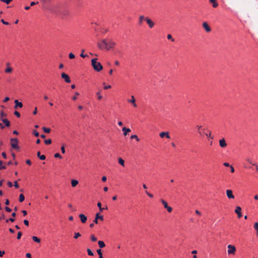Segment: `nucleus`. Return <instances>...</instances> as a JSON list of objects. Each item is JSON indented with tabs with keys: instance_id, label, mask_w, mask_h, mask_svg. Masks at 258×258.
Listing matches in <instances>:
<instances>
[{
	"instance_id": "1",
	"label": "nucleus",
	"mask_w": 258,
	"mask_h": 258,
	"mask_svg": "<svg viewBox=\"0 0 258 258\" xmlns=\"http://www.w3.org/2000/svg\"><path fill=\"white\" fill-rule=\"evenodd\" d=\"M97 58H94L91 60V64L95 71L100 72L103 69V67L99 62H97Z\"/></svg>"
},
{
	"instance_id": "2",
	"label": "nucleus",
	"mask_w": 258,
	"mask_h": 258,
	"mask_svg": "<svg viewBox=\"0 0 258 258\" xmlns=\"http://www.w3.org/2000/svg\"><path fill=\"white\" fill-rule=\"evenodd\" d=\"M11 146L13 149L19 150L18 140L17 138H12L10 140Z\"/></svg>"
},
{
	"instance_id": "3",
	"label": "nucleus",
	"mask_w": 258,
	"mask_h": 258,
	"mask_svg": "<svg viewBox=\"0 0 258 258\" xmlns=\"http://www.w3.org/2000/svg\"><path fill=\"white\" fill-rule=\"evenodd\" d=\"M227 248L228 254L234 255L235 254L236 249L234 245L229 244L227 246Z\"/></svg>"
},
{
	"instance_id": "4",
	"label": "nucleus",
	"mask_w": 258,
	"mask_h": 258,
	"mask_svg": "<svg viewBox=\"0 0 258 258\" xmlns=\"http://www.w3.org/2000/svg\"><path fill=\"white\" fill-rule=\"evenodd\" d=\"M160 201L164 206V208H165L169 213H171L172 211V208L168 206L167 202L163 199H161Z\"/></svg>"
},
{
	"instance_id": "5",
	"label": "nucleus",
	"mask_w": 258,
	"mask_h": 258,
	"mask_svg": "<svg viewBox=\"0 0 258 258\" xmlns=\"http://www.w3.org/2000/svg\"><path fill=\"white\" fill-rule=\"evenodd\" d=\"M226 195L227 198L229 200H234L235 196L233 194V191L231 189H227L226 190Z\"/></svg>"
},
{
	"instance_id": "6",
	"label": "nucleus",
	"mask_w": 258,
	"mask_h": 258,
	"mask_svg": "<svg viewBox=\"0 0 258 258\" xmlns=\"http://www.w3.org/2000/svg\"><path fill=\"white\" fill-rule=\"evenodd\" d=\"M61 77L64 80L66 83H70L71 81L69 76L64 73H61Z\"/></svg>"
},
{
	"instance_id": "7",
	"label": "nucleus",
	"mask_w": 258,
	"mask_h": 258,
	"mask_svg": "<svg viewBox=\"0 0 258 258\" xmlns=\"http://www.w3.org/2000/svg\"><path fill=\"white\" fill-rule=\"evenodd\" d=\"M99 219L103 221L104 220L103 216L102 215H100L99 213H97L95 215V219L93 221L94 223H95V224H98Z\"/></svg>"
},
{
	"instance_id": "8",
	"label": "nucleus",
	"mask_w": 258,
	"mask_h": 258,
	"mask_svg": "<svg viewBox=\"0 0 258 258\" xmlns=\"http://www.w3.org/2000/svg\"><path fill=\"white\" fill-rule=\"evenodd\" d=\"M145 21H146L147 23L148 24L150 28H152L154 26L155 23L151 19L146 17L145 18Z\"/></svg>"
},
{
	"instance_id": "9",
	"label": "nucleus",
	"mask_w": 258,
	"mask_h": 258,
	"mask_svg": "<svg viewBox=\"0 0 258 258\" xmlns=\"http://www.w3.org/2000/svg\"><path fill=\"white\" fill-rule=\"evenodd\" d=\"M235 212L237 215L238 218H240L242 217L241 208L240 207H236L235 209Z\"/></svg>"
},
{
	"instance_id": "10",
	"label": "nucleus",
	"mask_w": 258,
	"mask_h": 258,
	"mask_svg": "<svg viewBox=\"0 0 258 258\" xmlns=\"http://www.w3.org/2000/svg\"><path fill=\"white\" fill-rule=\"evenodd\" d=\"M115 45V43L111 40H107L108 50L113 48Z\"/></svg>"
},
{
	"instance_id": "11",
	"label": "nucleus",
	"mask_w": 258,
	"mask_h": 258,
	"mask_svg": "<svg viewBox=\"0 0 258 258\" xmlns=\"http://www.w3.org/2000/svg\"><path fill=\"white\" fill-rule=\"evenodd\" d=\"M203 27L207 32H210L211 31L210 27L207 22H204L203 23Z\"/></svg>"
},
{
	"instance_id": "12",
	"label": "nucleus",
	"mask_w": 258,
	"mask_h": 258,
	"mask_svg": "<svg viewBox=\"0 0 258 258\" xmlns=\"http://www.w3.org/2000/svg\"><path fill=\"white\" fill-rule=\"evenodd\" d=\"M80 218V220L81 221V222L83 223H86L87 220V217L83 214H81L79 215Z\"/></svg>"
},
{
	"instance_id": "13",
	"label": "nucleus",
	"mask_w": 258,
	"mask_h": 258,
	"mask_svg": "<svg viewBox=\"0 0 258 258\" xmlns=\"http://www.w3.org/2000/svg\"><path fill=\"white\" fill-rule=\"evenodd\" d=\"M159 136L162 138L164 137H166L167 139H169L170 138L169 132H161L160 133Z\"/></svg>"
},
{
	"instance_id": "14",
	"label": "nucleus",
	"mask_w": 258,
	"mask_h": 258,
	"mask_svg": "<svg viewBox=\"0 0 258 258\" xmlns=\"http://www.w3.org/2000/svg\"><path fill=\"white\" fill-rule=\"evenodd\" d=\"M15 105L14 106L15 109H17L18 107L22 108L23 107V104L21 102L18 101V100H15L14 101Z\"/></svg>"
},
{
	"instance_id": "15",
	"label": "nucleus",
	"mask_w": 258,
	"mask_h": 258,
	"mask_svg": "<svg viewBox=\"0 0 258 258\" xmlns=\"http://www.w3.org/2000/svg\"><path fill=\"white\" fill-rule=\"evenodd\" d=\"M219 144L220 147L222 148H224L227 146V144L224 139H222L219 141Z\"/></svg>"
},
{
	"instance_id": "16",
	"label": "nucleus",
	"mask_w": 258,
	"mask_h": 258,
	"mask_svg": "<svg viewBox=\"0 0 258 258\" xmlns=\"http://www.w3.org/2000/svg\"><path fill=\"white\" fill-rule=\"evenodd\" d=\"M128 102L132 103L133 106L135 107H137V104L136 103V100H135V97H134V96H132L131 99L128 100Z\"/></svg>"
},
{
	"instance_id": "17",
	"label": "nucleus",
	"mask_w": 258,
	"mask_h": 258,
	"mask_svg": "<svg viewBox=\"0 0 258 258\" xmlns=\"http://www.w3.org/2000/svg\"><path fill=\"white\" fill-rule=\"evenodd\" d=\"M1 120L5 123L6 126L10 125V122L6 118H1Z\"/></svg>"
},
{
	"instance_id": "18",
	"label": "nucleus",
	"mask_w": 258,
	"mask_h": 258,
	"mask_svg": "<svg viewBox=\"0 0 258 258\" xmlns=\"http://www.w3.org/2000/svg\"><path fill=\"white\" fill-rule=\"evenodd\" d=\"M122 131L123 132V135L124 136H126L127 134L129 132H130L131 131L130 128H126L125 127H123L122 128Z\"/></svg>"
},
{
	"instance_id": "19",
	"label": "nucleus",
	"mask_w": 258,
	"mask_h": 258,
	"mask_svg": "<svg viewBox=\"0 0 258 258\" xmlns=\"http://www.w3.org/2000/svg\"><path fill=\"white\" fill-rule=\"evenodd\" d=\"M210 2L213 4V8H215L218 6V4L216 0H209Z\"/></svg>"
},
{
	"instance_id": "20",
	"label": "nucleus",
	"mask_w": 258,
	"mask_h": 258,
	"mask_svg": "<svg viewBox=\"0 0 258 258\" xmlns=\"http://www.w3.org/2000/svg\"><path fill=\"white\" fill-rule=\"evenodd\" d=\"M37 155L38 156V157L41 160H44L45 159L46 157H45V156L42 155H40V153L39 151H38L37 153Z\"/></svg>"
},
{
	"instance_id": "21",
	"label": "nucleus",
	"mask_w": 258,
	"mask_h": 258,
	"mask_svg": "<svg viewBox=\"0 0 258 258\" xmlns=\"http://www.w3.org/2000/svg\"><path fill=\"white\" fill-rule=\"evenodd\" d=\"M78 181L76 179H73L71 181V184L72 187L76 186L78 185Z\"/></svg>"
},
{
	"instance_id": "22",
	"label": "nucleus",
	"mask_w": 258,
	"mask_h": 258,
	"mask_svg": "<svg viewBox=\"0 0 258 258\" xmlns=\"http://www.w3.org/2000/svg\"><path fill=\"white\" fill-rule=\"evenodd\" d=\"M102 42L103 44V46L104 47V49H106V50H108L107 40V39H103V40H102Z\"/></svg>"
},
{
	"instance_id": "23",
	"label": "nucleus",
	"mask_w": 258,
	"mask_h": 258,
	"mask_svg": "<svg viewBox=\"0 0 258 258\" xmlns=\"http://www.w3.org/2000/svg\"><path fill=\"white\" fill-rule=\"evenodd\" d=\"M118 162L122 167H124V161L121 158H118Z\"/></svg>"
},
{
	"instance_id": "24",
	"label": "nucleus",
	"mask_w": 258,
	"mask_h": 258,
	"mask_svg": "<svg viewBox=\"0 0 258 258\" xmlns=\"http://www.w3.org/2000/svg\"><path fill=\"white\" fill-rule=\"evenodd\" d=\"M98 245L99 246V247L101 248H103L105 246V244L104 243V242L103 241H101V240H99L98 242Z\"/></svg>"
},
{
	"instance_id": "25",
	"label": "nucleus",
	"mask_w": 258,
	"mask_h": 258,
	"mask_svg": "<svg viewBox=\"0 0 258 258\" xmlns=\"http://www.w3.org/2000/svg\"><path fill=\"white\" fill-rule=\"evenodd\" d=\"M32 238L35 242H36L37 243L40 242V239L36 236H33L32 237Z\"/></svg>"
},
{
	"instance_id": "26",
	"label": "nucleus",
	"mask_w": 258,
	"mask_h": 258,
	"mask_svg": "<svg viewBox=\"0 0 258 258\" xmlns=\"http://www.w3.org/2000/svg\"><path fill=\"white\" fill-rule=\"evenodd\" d=\"M254 228L256 231V235L258 236V222H255L254 224Z\"/></svg>"
},
{
	"instance_id": "27",
	"label": "nucleus",
	"mask_w": 258,
	"mask_h": 258,
	"mask_svg": "<svg viewBox=\"0 0 258 258\" xmlns=\"http://www.w3.org/2000/svg\"><path fill=\"white\" fill-rule=\"evenodd\" d=\"M145 18H145L144 16H142V15L140 16V17H139V24H142V22H143V21L144 20H145Z\"/></svg>"
},
{
	"instance_id": "28",
	"label": "nucleus",
	"mask_w": 258,
	"mask_h": 258,
	"mask_svg": "<svg viewBox=\"0 0 258 258\" xmlns=\"http://www.w3.org/2000/svg\"><path fill=\"white\" fill-rule=\"evenodd\" d=\"M97 252L98 254V255H99V258H103V255H102V250L101 249H97Z\"/></svg>"
},
{
	"instance_id": "29",
	"label": "nucleus",
	"mask_w": 258,
	"mask_h": 258,
	"mask_svg": "<svg viewBox=\"0 0 258 258\" xmlns=\"http://www.w3.org/2000/svg\"><path fill=\"white\" fill-rule=\"evenodd\" d=\"M81 236V234L79 233V232H75L74 233V238L75 239H78L79 237H80Z\"/></svg>"
},
{
	"instance_id": "30",
	"label": "nucleus",
	"mask_w": 258,
	"mask_h": 258,
	"mask_svg": "<svg viewBox=\"0 0 258 258\" xmlns=\"http://www.w3.org/2000/svg\"><path fill=\"white\" fill-rule=\"evenodd\" d=\"M42 129L43 131L46 133H49L50 132V129L46 127H43Z\"/></svg>"
},
{
	"instance_id": "31",
	"label": "nucleus",
	"mask_w": 258,
	"mask_h": 258,
	"mask_svg": "<svg viewBox=\"0 0 258 258\" xmlns=\"http://www.w3.org/2000/svg\"><path fill=\"white\" fill-rule=\"evenodd\" d=\"M25 200V197L23 194H20L19 196V201L20 202H23Z\"/></svg>"
},
{
	"instance_id": "32",
	"label": "nucleus",
	"mask_w": 258,
	"mask_h": 258,
	"mask_svg": "<svg viewBox=\"0 0 258 258\" xmlns=\"http://www.w3.org/2000/svg\"><path fill=\"white\" fill-rule=\"evenodd\" d=\"M205 135L207 137L210 138L212 139H213V137L211 136V131H208L207 133L205 134Z\"/></svg>"
},
{
	"instance_id": "33",
	"label": "nucleus",
	"mask_w": 258,
	"mask_h": 258,
	"mask_svg": "<svg viewBox=\"0 0 258 258\" xmlns=\"http://www.w3.org/2000/svg\"><path fill=\"white\" fill-rule=\"evenodd\" d=\"M131 139H135L137 141H139V140H140L138 136L136 135H132L131 136Z\"/></svg>"
},
{
	"instance_id": "34",
	"label": "nucleus",
	"mask_w": 258,
	"mask_h": 258,
	"mask_svg": "<svg viewBox=\"0 0 258 258\" xmlns=\"http://www.w3.org/2000/svg\"><path fill=\"white\" fill-rule=\"evenodd\" d=\"M51 142H52L51 140L50 139L44 140V143L46 145L51 144Z\"/></svg>"
},
{
	"instance_id": "35",
	"label": "nucleus",
	"mask_w": 258,
	"mask_h": 258,
	"mask_svg": "<svg viewBox=\"0 0 258 258\" xmlns=\"http://www.w3.org/2000/svg\"><path fill=\"white\" fill-rule=\"evenodd\" d=\"M91 239L93 242L97 241V238L95 236L94 234L91 235Z\"/></svg>"
},
{
	"instance_id": "36",
	"label": "nucleus",
	"mask_w": 258,
	"mask_h": 258,
	"mask_svg": "<svg viewBox=\"0 0 258 258\" xmlns=\"http://www.w3.org/2000/svg\"><path fill=\"white\" fill-rule=\"evenodd\" d=\"M98 46L101 49H104V47L103 46V44L102 43V41L101 42L98 43Z\"/></svg>"
},
{
	"instance_id": "37",
	"label": "nucleus",
	"mask_w": 258,
	"mask_h": 258,
	"mask_svg": "<svg viewBox=\"0 0 258 258\" xmlns=\"http://www.w3.org/2000/svg\"><path fill=\"white\" fill-rule=\"evenodd\" d=\"M1 118H4V117L7 116V114L5 112H4V111H1Z\"/></svg>"
},
{
	"instance_id": "38",
	"label": "nucleus",
	"mask_w": 258,
	"mask_h": 258,
	"mask_svg": "<svg viewBox=\"0 0 258 258\" xmlns=\"http://www.w3.org/2000/svg\"><path fill=\"white\" fill-rule=\"evenodd\" d=\"M87 251L88 255H89L90 256H93L94 255L93 252L92 251V250L88 248Z\"/></svg>"
},
{
	"instance_id": "39",
	"label": "nucleus",
	"mask_w": 258,
	"mask_h": 258,
	"mask_svg": "<svg viewBox=\"0 0 258 258\" xmlns=\"http://www.w3.org/2000/svg\"><path fill=\"white\" fill-rule=\"evenodd\" d=\"M12 72V69L10 67L7 68L5 70V72L7 73H11Z\"/></svg>"
},
{
	"instance_id": "40",
	"label": "nucleus",
	"mask_w": 258,
	"mask_h": 258,
	"mask_svg": "<svg viewBox=\"0 0 258 258\" xmlns=\"http://www.w3.org/2000/svg\"><path fill=\"white\" fill-rule=\"evenodd\" d=\"M96 95L98 96V100H101L102 98V96L100 95V92L99 91L96 93Z\"/></svg>"
},
{
	"instance_id": "41",
	"label": "nucleus",
	"mask_w": 258,
	"mask_h": 258,
	"mask_svg": "<svg viewBox=\"0 0 258 258\" xmlns=\"http://www.w3.org/2000/svg\"><path fill=\"white\" fill-rule=\"evenodd\" d=\"M97 206L98 207V208H99L100 211H102L103 210H104V208H102L101 207V203L100 202H98L97 203Z\"/></svg>"
},
{
	"instance_id": "42",
	"label": "nucleus",
	"mask_w": 258,
	"mask_h": 258,
	"mask_svg": "<svg viewBox=\"0 0 258 258\" xmlns=\"http://www.w3.org/2000/svg\"><path fill=\"white\" fill-rule=\"evenodd\" d=\"M6 167L5 166L3 165V162L0 161V170L6 169Z\"/></svg>"
},
{
	"instance_id": "43",
	"label": "nucleus",
	"mask_w": 258,
	"mask_h": 258,
	"mask_svg": "<svg viewBox=\"0 0 258 258\" xmlns=\"http://www.w3.org/2000/svg\"><path fill=\"white\" fill-rule=\"evenodd\" d=\"M69 57L70 59H73L75 57V56L73 53H70L69 54Z\"/></svg>"
},
{
	"instance_id": "44",
	"label": "nucleus",
	"mask_w": 258,
	"mask_h": 258,
	"mask_svg": "<svg viewBox=\"0 0 258 258\" xmlns=\"http://www.w3.org/2000/svg\"><path fill=\"white\" fill-rule=\"evenodd\" d=\"M84 51H85V50H84V49H83V50H82V53H81V54H80V56H81L82 57H83V58H85V57H86V56H87V55H86V54H84Z\"/></svg>"
},
{
	"instance_id": "45",
	"label": "nucleus",
	"mask_w": 258,
	"mask_h": 258,
	"mask_svg": "<svg viewBox=\"0 0 258 258\" xmlns=\"http://www.w3.org/2000/svg\"><path fill=\"white\" fill-rule=\"evenodd\" d=\"M54 156L55 158H59L60 159H61L62 158V157L61 156V155L59 153H55L54 154Z\"/></svg>"
},
{
	"instance_id": "46",
	"label": "nucleus",
	"mask_w": 258,
	"mask_h": 258,
	"mask_svg": "<svg viewBox=\"0 0 258 258\" xmlns=\"http://www.w3.org/2000/svg\"><path fill=\"white\" fill-rule=\"evenodd\" d=\"M22 232L19 231L18 233V235H17V239H20L22 236Z\"/></svg>"
},
{
	"instance_id": "47",
	"label": "nucleus",
	"mask_w": 258,
	"mask_h": 258,
	"mask_svg": "<svg viewBox=\"0 0 258 258\" xmlns=\"http://www.w3.org/2000/svg\"><path fill=\"white\" fill-rule=\"evenodd\" d=\"M14 114H15L16 116H17L18 117H20V113L19 112L17 111H15L14 112Z\"/></svg>"
},
{
	"instance_id": "48",
	"label": "nucleus",
	"mask_w": 258,
	"mask_h": 258,
	"mask_svg": "<svg viewBox=\"0 0 258 258\" xmlns=\"http://www.w3.org/2000/svg\"><path fill=\"white\" fill-rule=\"evenodd\" d=\"M13 0H1V1L6 3L7 4H9Z\"/></svg>"
},
{
	"instance_id": "49",
	"label": "nucleus",
	"mask_w": 258,
	"mask_h": 258,
	"mask_svg": "<svg viewBox=\"0 0 258 258\" xmlns=\"http://www.w3.org/2000/svg\"><path fill=\"white\" fill-rule=\"evenodd\" d=\"M61 151L62 153L64 154L65 153V148H64V145H63L62 147H61Z\"/></svg>"
},
{
	"instance_id": "50",
	"label": "nucleus",
	"mask_w": 258,
	"mask_h": 258,
	"mask_svg": "<svg viewBox=\"0 0 258 258\" xmlns=\"http://www.w3.org/2000/svg\"><path fill=\"white\" fill-rule=\"evenodd\" d=\"M146 194L150 197V198H153V195L150 193H149V192H148L147 191H145Z\"/></svg>"
},
{
	"instance_id": "51",
	"label": "nucleus",
	"mask_w": 258,
	"mask_h": 258,
	"mask_svg": "<svg viewBox=\"0 0 258 258\" xmlns=\"http://www.w3.org/2000/svg\"><path fill=\"white\" fill-rule=\"evenodd\" d=\"M38 4V2H32L31 3H30V6H33L36 4Z\"/></svg>"
},
{
	"instance_id": "52",
	"label": "nucleus",
	"mask_w": 258,
	"mask_h": 258,
	"mask_svg": "<svg viewBox=\"0 0 258 258\" xmlns=\"http://www.w3.org/2000/svg\"><path fill=\"white\" fill-rule=\"evenodd\" d=\"M34 135L35 136L38 137L39 136V134L36 131H34Z\"/></svg>"
},
{
	"instance_id": "53",
	"label": "nucleus",
	"mask_w": 258,
	"mask_h": 258,
	"mask_svg": "<svg viewBox=\"0 0 258 258\" xmlns=\"http://www.w3.org/2000/svg\"><path fill=\"white\" fill-rule=\"evenodd\" d=\"M14 186L16 188H18L19 187V184L17 182V181H15L14 182Z\"/></svg>"
},
{
	"instance_id": "54",
	"label": "nucleus",
	"mask_w": 258,
	"mask_h": 258,
	"mask_svg": "<svg viewBox=\"0 0 258 258\" xmlns=\"http://www.w3.org/2000/svg\"><path fill=\"white\" fill-rule=\"evenodd\" d=\"M5 210L8 212H11V211H12V210L10 208H9L8 207H6Z\"/></svg>"
},
{
	"instance_id": "55",
	"label": "nucleus",
	"mask_w": 258,
	"mask_h": 258,
	"mask_svg": "<svg viewBox=\"0 0 258 258\" xmlns=\"http://www.w3.org/2000/svg\"><path fill=\"white\" fill-rule=\"evenodd\" d=\"M24 223L26 226H29V221L27 220H24Z\"/></svg>"
},
{
	"instance_id": "56",
	"label": "nucleus",
	"mask_w": 258,
	"mask_h": 258,
	"mask_svg": "<svg viewBox=\"0 0 258 258\" xmlns=\"http://www.w3.org/2000/svg\"><path fill=\"white\" fill-rule=\"evenodd\" d=\"M111 86L110 85L104 86V89H108L111 88Z\"/></svg>"
},
{
	"instance_id": "57",
	"label": "nucleus",
	"mask_w": 258,
	"mask_h": 258,
	"mask_svg": "<svg viewBox=\"0 0 258 258\" xmlns=\"http://www.w3.org/2000/svg\"><path fill=\"white\" fill-rule=\"evenodd\" d=\"M37 107H35V108H34V111H33V114L34 115H35V114H37Z\"/></svg>"
},
{
	"instance_id": "58",
	"label": "nucleus",
	"mask_w": 258,
	"mask_h": 258,
	"mask_svg": "<svg viewBox=\"0 0 258 258\" xmlns=\"http://www.w3.org/2000/svg\"><path fill=\"white\" fill-rule=\"evenodd\" d=\"M102 180L103 182H105L107 180V177L105 176L102 177Z\"/></svg>"
},
{
	"instance_id": "59",
	"label": "nucleus",
	"mask_w": 258,
	"mask_h": 258,
	"mask_svg": "<svg viewBox=\"0 0 258 258\" xmlns=\"http://www.w3.org/2000/svg\"><path fill=\"white\" fill-rule=\"evenodd\" d=\"M26 256L28 258H32L31 253H27L26 254Z\"/></svg>"
},
{
	"instance_id": "60",
	"label": "nucleus",
	"mask_w": 258,
	"mask_h": 258,
	"mask_svg": "<svg viewBox=\"0 0 258 258\" xmlns=\"http://www.w3.org/2000/svg\"><path fill=\"white\" fill-rule=\"evenodd\" d=\"M2 156H3L5 159H6V158H7V155H6V153H5V152H3V153H2Z\"/></svg>"
},
{
	"instance_id": "61",
	"label": "nucleus",
	"mask_w": 258,
	"mask_h": 258,
	"mask_svg": "<svg viewBox=\"0 0 258 258\" xmlns=\"http://www.w3.org/2000/svg\"><path fill=\"white\" fill-rule=\"evenodd\" d=\"M26 163L27 164L29 165H30L31 164V161H30V160H29V159H28V160H27L26 161Z\"/></svg>"
},
{
	"instance_id": "62",
	"label": "nucleus",
	"mask_w": 258,
	"mask_h": 258,
	"mask_svg": "<svg viewBox=\"0 0 258 258\" xmlns=\"http://www.w3.org/2000/svg\"><path fill=\"white\" fill-rule=\"evenodd\" d=\"M230 168L231 172L232 173H233L234 172V167L232 166H230Z\"/></svg>"
},
{
	"instance_id": "63",
	"label": "nucleus",
	"mask_w": 258,
	"mask_h": 258,
	"mask_svg": "<svg viewBox=\"0 0 258 258\" xmlns=\"http://www.w3.org/2000/svg\"><path fill=\"white\" fill-rule=\"evenodd\" d=\"M22 212L24 216H26L27 214V212L26 210H22Z\"/></svg>"
},
{
	"instance_id": "64",
	"label": "nucleus",
	"mask_w": 258,
	"mask_h": 258,
	"mask_svg": "<svg viewBox=\"0 0 258 258\" xmlns=\"http://www.w3.org/2000/svg\"><path fill=\"white\" fill-rule=\"evenodd\" d=\"M10 100L9 98L8 97H7L5 98V99L4 100V102H8L9 100Z\"/></svg>"
}]
</instances>
